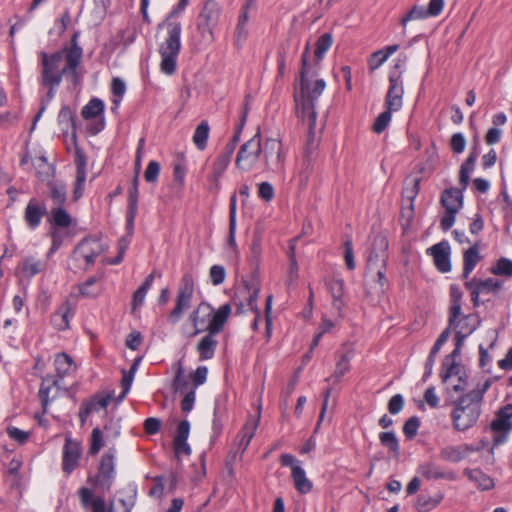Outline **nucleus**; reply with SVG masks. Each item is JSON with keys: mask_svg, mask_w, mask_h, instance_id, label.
Returning <instances> with one entry per match:
<instances>
[{"mask_svg": "<svg viewBox=\"0 0 512 512\" xmlns=\"http://www.w3.org/2000/svg\"><path fill=\"white\" fill-rule=\"evenodd\" d=\"M40 84L59 86L63 76L78 77L77 68L82 59V48L77 44V34L72 37V45L53 52H40Z\"/></svg>", "mask_w": 512, "mask_h": 512, "instance_id": "1", "label": "nucleus"}, {"mask_svg": "<svg viewBox=\"0 0 512 512\" xmlns=\"http://www.w3.org/2000/svg\"><path fill=\"white\" fill-rule=\"evenodd\" d=\"M158 53L160 55V70L171 76L177 70L178 56L181 51L182 24L178 19L165 18L157 27Z\"/></svg>", "mask_w": 512, "mask_h": 512, "instance_id": "2", "label": "nucleus"}, {"mask_svg": "<svg viewBox=\"0 0 512 512\" xmlns=\"http://www.w3.org/2000/svg\"><path fill=\"white\" fill-rule=\"evenodd\" d=\"M490 385V380H485L483 384L459 398L452 412L453 425L456 430L466 431L476 424L481 414L483 396Z\"/></svg>", "mask_w": 512, "mask_h": 512, "instance_id": "3", "label": "nucleus"}, {"mask_svg": "<svg viewBox=\"0 0 512 512\" xmlns=\"http://www.w3.org/2000/svg\"><path fill=\"white\" fill-rule=\"evenodd\" d=\"M326 87V83L323 79H317L315 81L312 91L300 90L299 93H295V111L299 119L308 123L309 133H312L315 125L317 113L315 111V101L322 94Z\"/></svg>", "mask_w": 512, "mask_h": 512, "instance_id": "4", "label": "nucleus"}, {"mask_svg": "<svg viewBox=\"0 0 512 512\" xmlns=\"http://www.w3.org/2000/svg\"><path fill=\"white\" fill-rule=\"evenodd\" d=\"M220 6L215 0H207L197 18L199 44L207 46L214 41L213 30L218 24Z\"/></svg>", "mask_w": 512, "mask_h": 512, "instance_id": "5", "label": "nucleus"}, {"mask_svg": "<svg viewBox=\"0 0 512 512\" xmlns=\"http://www.w3.org/2000/svg\"><path fill=\"white\" fill-rule=\"evenodd\" d=\"M226 312L227 319L229 318L232 307L230 304H224L217 310L207 302H201L197 307L190 313L188 320L192 324L194 330L189 334V337H194L202 332H209V327L220 312Z\"/></svg>", "mask_w": 512, "mask_h": 512, "instance_id": "6", "label": "nucleus"}, {"mask_svg": "<svg viewBox=\"0 0 512 512\" xmlns=\"http://www.w3.org/2000/svg\"><path fill=\"white\" fill-rule=\"evenodd\" d=\"M194 294V278L190 273H186L180 280L175 300V307L171 310L168 320L172 324H176L182 318L184 312L191 306Z\"/></svg>", "mask_w": 512, "mask_h": 512, "instance_id": "7", "label": "nucleus"}, {"mask_svg": "<svg viewBox=\"0 0 512 512\" xmlns=\"http://www.w3.org/2000/svg\"><path fill=\"white\" fill-rule=\"evenodd\" d=\"M261 141V134L260 131H258L240 147L235 160L236 167L239 170L248 172L255 168L262 156Z\"/></svg>", "mask_w": 512, "mask_h": 512, "instance_id": "8", "label": "nucleus"}, {"mask_svg": "<svg viewBox=\"0 0 512 512\" xmlns=\"http://www.w3.org/2000/svg\"><path fill=\"white\" fill-rule=\"evenodd\" d=\"M58 248L55 233H53V245L50 248L45 259H40L34 255L25 256L17 265L15 274L22 279H31L37 274L44 273L48 269V259Z\"/></svg>", "mask_w": 512, "mask_h": 512, "instance_id": "9", "label": "nucleus"}, {"mask_svg": "<svg viewBox=\"0 0 512 512\" xmlns=\"http://www.w3.org/2000/svg\"><path fill=\"white\" fill-rule=\"evenodd\" d=\"M226 312L227 311L220 312L216 315L209 327V332H207V334L199 341L197 345V352L199 353L200 359L208 360L213 358L217 347V340L214 336L223 330L227 322Z\"/></svg>", "mask_w": 512, "mask_h": 512, "instance_id": "10", "label": "nucleus"}, {"mask_svg": "<svg viewBox=\"0 0 512 512\" xmlns=\"http://www.w3.org/2000/svg\"><path fill=\"white\" fill-rule=\"evenodd\" d=\"M493 447L505 443L512 431V404L501 407L490 424Z\"/></svg>", "mask_w": 512, "mask_h": 512, "instance_id": "11", "label": "nucleus"}, {"mask_svg": "<svg viewBox=\"0 0 512 512\" xmlns=\"http://www.w3.org/2000/svg\"><path fill=\"white\" fill-rule=\"evenodd\" d=\"M402 64H395L389 74V88L385 97V108L399 111L403 106L404 85L402 80Z\"/></svg>", "mask_w": 512, "mask_h": 512, "instance_id": "12", "label": "nucleus"}, {"mask_svg": "<svg viewBox=\"0 0 512 512\" xmlns=\"http://www.w3.org/2000/svg\"><path fill=\"white\" fill-rule=\"evenodd\" d=\"M262 157L265 168L274 173L282 172L284 169L285 155L282 142L275 138H267L262 147Z\"/></svg>", "mask_w": 512, "mask_h": 512, "instance_id": "13", "label": "nucleus"}, {"mask_svg": "<svg viewBox=\"0 0 512 512\" xmlns=\"http://www.w3.org/2000/svg\"><path fill=\"white\" fill-rule=\"evenodd\" d=\"M115 458V448H109L101 457L98 472L95 476V486L103 492L110 490L115 479Z\"/></svg>", "mask_w": 512, "mask_h": 512, "instance_id": "14", "label": "nucleus"}, {"mask_svg": "<svg viewBox=\"0 0 512 512\" xmlns=\"http://www.w3.org/2000/svg\"><path fill=\"white\" fill-rule=\"evenodd\" d=\"M280 462L283 466L291 467V478L295 489L301 494H307L312 491L313 484L307 478L305 470L299 465V461L291 454H282Z\"/></svg>", "mask_w": 512, "mask_h": 512, "instance_id": "15", "label": "nucleus"}, {"mask_svg": "<svg viewBox=\"0 0 512 512\" xmlns=\"http://www.w3.org/2000/svg\"><path fill=\"white\" fill-rule=\"evenodd\" d=\"M310 54L309 43L306 45L301 56V70H300V90L303 92L312 91L315 81L313 79L318 75L319 63L315 58L313 63L308 62Z\"/></svg>", "mask_w": 512, "mask_h": 512, "instance_id": "16", "label": "nucleus"}, {"mask_svg": "<svg viewBox=\"0 0 512 512\" xmlns=\"http://www.w3.org/2000/svg\"><path fill=\"white\" fill-rule=\"evenodd\" d=\"M81 454L80 442L66 437L62 456V470L66 475H70L78 467Z\"/></svg>", "mask_w": 512, "mask_h": 512, "instance_id": "17", "label": "nucleus"}, {"mask_svg": "<svg viewBox=\"0 0 512 512\" xmlns=\"http://www.w3.org/2000/svg\"><path fill=\"white\" fill-rule=\"evenodd\" d=\"M387 249V238L383 235L375 236L367 259V269L382 268L386 266L388 260Z\"/></svg>", "mask_w": 512, "mask_h": 512, "instance_id": "18", "label": "nucleus"}, {"mask_svg": "<svg viewBox=\"0 0 512 512\" xmlns=\"http://www.w3.org/2000/svg\"><path fill=\"white\" fill-rule=\"evenodd\" d=\"M104 250V244L99 239L89 237L78 244L75 253L82 257L88 265H92Z\"/></svg>", "mask_w": 512, "mask_h": 512, "instance_id": "19", "label": "nucleus"}, {"mask_svg": "<svg viewBox=\"0 0 512 512\" xmlns=\"http://www.w3.org/2000/svg\"><path fill=\"white\" fill-rule=\"evenodd\" d=\"M427 252L433 256L434 264L440 272L447 273L451 270V249L447 241L444 240L433 245Z\"/></svg>", "mask_w": 512, "mask_h": 512, "instance_id": "20", "label": "nucleus"}, {"mask_svg": "<svg viewBox=\"0 0 512 512\" xmlns=\"http://www.w3.org/2000/svg\"><path fill=\"white\" fill-rule=\"evenodd\" d=\"M46 213V206L37 199L31 198L24 211V220L31 230H35Z\"/></svg>", "mask_w": 512, "mask_h": 512, "instance_id": "21", "label": "nucleus"}, {"mask_svg": "<svg viewBox=\"0 0 512 512\" xmlns=\"http://www.w3.org/2000/svg\"><path fill=\"white\" fill-rule=\"evenodd\" d=\"M465 287L471 292L474 305H478V298L480 294L495 291L500 287V284L493 278H488L485 280L474 278L470 281H467L465 283Z\"/></svg>", "mask_w": 512, "mask_h": 512, "instance_id": "22", "label": "nucleus"}, {"mask_svg": "<svg viewBox=\"0 0 512 512\" xmlns=\"http://www.w3.org/2000/svg\"><path fill=\"white\" fill-rule=\"evenodd\" d=\"M260 421V410L258 411V414L256 416L250 415L244 424L241 432L238 435L237 438V445L238 450L241 453H244L247 447L249 446L252 438L255 435V432L258 428Z\"/></svg>", "mask_w": 512, "mask_h": 512, "instance_id": "23", "label": "nucleus"}, {"mask_svg": "<svg viewBox=\"0 0 512 512\" xmlns=\"http://www.w3.org/2000/svg\"><path fill=\"white\" fill-rule=\"evenodd\" d=\"M417 472L428 480L446 479L449 481H454L456 479L454 472H446L440 465L432 461L419 465Z\"/></svg>", "mask_w": 512, "mask_h": 512, "instance_id": "24", "label": "nucleus"}, {"mask_svg": "<svg viewBox=\"0 0 512 512\" xmlns=\"http://www.w3.org/2000/svg\"><path fill=\"white\" fill-rule=\"evenodd\" d=\"M230 161L227 157L221 155L216 157L211 167V173L208 175L209 190L217 192L220 189V178L229 166Z\"/></svg>", "mask_w": 512, "mask_h": 512, "instance_id": "25", "label": "nucleus"}, {"mask_svg": "<svg viewBox=\"0 0 512 512\" xmlns=\"http://www.w3.org/2000/svg\"><path fill=\"white\" fill-rule=\"evenodd\" d=\"M462 190L456 188L445 189L441 196V204L448 212H459L463 206Z\"/></svg>", "mask_w": 512, "mask_h": 512, "instance_id": "26", "label": "nucleus"}, {"mask_svg": "<svg viewBox=\"0 0 512 512\" xmlns=\"http://www.w3.org/2000/svg\"><path fill=\"white\" fill-rule=\"evenodd\" d=\"M473 448L469 445L447 446L441 449L440 457L448 462L457 463L466 458Z\"/></svg>", "mask_w": 512, "mask_h": 512, "instance_id": "27", "label": "nucleus"}, {"mask_svg": "<svg viewBox=\"0 0 512 512\" xmlns=\"http://www.w3.org/2000/svg\"><path fill=\"white\" fill-rule=\"evenodd\" d=\"M58 122L62 127V130L68 133L71 129V141L76 144V130H75V117L74 113L68 106H63L58 114Z\"/></svg>", "mask_w": 512, "mask_h": 512, "instance_id": "28", "label": "nucleus"}, {"mask_svg": "<svg viewBox=\"0 0 512 512\" xmlns=\"http://www.w3.org/2000/svg\"><path fill=\"white\" fill-rule=\"evenodd\" d=\"M74 315L69 303H64L53 315L51 322L58 330H65L69 327V320Z\"/></svg>", "mask_w": 512, "mask_h": 512, "instance_id": "29", "label": "nucleus"}, {"mask_svg": "<svg viewBox=\"0 0 512 512\" xmlns=\"http://www.w3.org/2000/svg\"><path fill=\"white\" fill-rule=\"evenodd\" d=\"M399 49L398 45H390L371 54L368 60L370 71L378 69L387 59Z\"/></svg>", "mask_w": 512, "mask_h": 512, "instance_id": "30", "label": "nucleus"}, {"mask_svg": "<svg viewBox=\"0 0 512 512\" xmlns=\"http://www.w3.org/2000/svg\"><path fill=\"white\" fill-rule=\"evenodd\" d=\"M464 474L481 490H490L494 487L493 479L480 469H465Z\"/></svg>", "mask_w": 512, "mask_h": 512, "instance_id": "31", "label": "nucleus"}, {"mask_svg": "<svg viewBox=\"0 0 512 512\" xmlns=\"http://www.w3.org/2000/svg\"><path fill=\"white\" fill-rule=\"evenodd\" d=\"M48 188V197L51 200L53 207L65 206V203L67 201L66 186L60 182H50L48 184Z\"/></svg>", "mask_w": 512, "mask_h": 512, "instance_id": "32", "label": "nucleus"}, {"mask_svg": "<svg viewBox=\"0 0 512 512\" xmlns=\"http://www.w3.org/2000/svg\"><path fill=\"white\" fill-rule=\"evenodd\" d=\"M479 248L477 244H474L464 252L463 255V278L468 279L469 275L480 261Z\"/></svg>", "mask_w": 512, "mask_h": 512, "instance_id": "33", "label": "nucleus"}, {"mask_svg": "<svg viewBox=\"0 0 512 512\" xmlns=\"http://www.w3.org/2000/svg\"><path fill=\"white\" fill-rule=\"evenodd\" d=\"M462 369L456 361H451V358H444L442 362V369L440 377L442 382L446 383L452 376H457L458 381H463Z\"/></svg>", "mask_w": 512, "mask_h": 512, "instance_id": "34", "label": "nucleus"}, {"mask_svg": "<svg viewBox=\"0 0 512 512\" xmlns=\"http://www.w3.org/2000/svg\"><path fill=\"white\" fill-rule=\"evenodd\" d=\"M54 364L57 375L60 378H63L76 370V365L72 358L66 353L58 354L55 358Z\"/></svg>", "mask_w": 512, "mask_h": 512, "instance_id": "35", "label": "nucleus"}, {"mask_svg": "<svg viewBox=\"0 0 512 512\" xmlns=\"http://www.w3.org/2000/svg\"><path fill=\"white\" fill-rule=\"evenodd\" d=\"M327 285L333 297V307L340 313L343 307L344 282L341 279H333Z\"/></svg>", "mask_w": 512, "mask_h": 512, "instance_id": "36", "label": "nucleus"}, {"mask_svg": "<svg viewBox=\"0 0 512 512\" xmlns=\"http://www.w3.org/2000/svg\"><path fill=\"white\" fill-rule=\"evenodd\" d=\"M352 358V353L350 351L340 353L336 362V367L331 378L335 380V382H339L341 378L350 370V361Z\"/></svg>", "mask_w": 512, "mask_h": 512, "instance_id": "37", "label": "nucleus"}, {"mask_svg": "<svg viewBox=\"0 0 512 512\" xmlns=\"http://www.w3.org/2000/svg\"><path fill=\"white\" fill-rule=\"evenodd\" d=\"M104 112V103L98 98L91 99L81 111L82 117L86 120L102 116Z\"/></svg>", "mask_w": 512, "mask_h": 512, "instance_id": "38", "label": "nucleus"}, {"mask_svg": "<svg viewBox=\"0 0 512 512\" xmlns=\"http://www.w3.org/2000/svg\"><path fill=\"white\" fill-rule=\"evenodd\" d=\"M51 223L53 226L60 228H68L72 223V218L69 213L62 207L51 208Z\"/></svg>", "mask_w": 512, "mask_h": 512, "instance_id": "39", "label": "nucleus"}, {"mask_svg": "<svg viewBox=\"0 0 512 512\" xmlns=\"http://www.w3.org/2000/svg\"><path fill=\"white\" fill-rule=\"evenodd\" d=\"M209 131V124L205 120L201 121L194 131L193 143L201 151L204 150L207 146Z\"/></svg>", "mask_w": 512, "mask_h": 512, "instance_id": "40", "label": "nucleus"}, {"mask_svg": "<svg viewBox=\"0 0 512 512\" xmlns=\"http://www.w3.org/2000/svg\"><path fill=\"white\" fill-rule=\"evenodd\" d=\"M139 175L138 171L132 180L131 187L129 188L128 207L130 208V218L136 217L138 210V197H139Z\"/></svg>", "mask_w": 512, "mask_h": 512, "instance_id": "41", "label": "nucleus"}, {"mask_svg": "<svg viewBox=\"0 0 512 512\" xmlns=\"http://www.w3.org/2000/svg\"><path fill=\"white\" fill-rule=\"evenodd\" d=\"M380 443L386 447L395 457L400 454L398 439L393 431L381 432L379 434Z\"/></svg>", "mask_w": 512, "mask_h": 512, "instance_id": "42", "label": "nucleus"}, {"mask_svg": "<svg viewBox=\"0 0 512 512\" xmlns=\"http://www.w3.org/2000/svg\"><path fill=\"white\" fill-rule=\"evenodd\" d=\"M36 174L41 181H47L53 174L52 166L47 162L45 156H38L33 160Z\"/></svg>", "mask_w": 512, "mask_h": 512, "instance_id": "43", "label": "nucleus"}, {"mask_svg": "<svg viewBox=\"0 0 512 512\" xmlns=\"http://www.w3.org/2000/svg\"><path fill=\"white\" fill-rule=\"evenodd\" d=\"M442 496H426V495H420L417 498L415 508L418 512H429L441 502Z\"/></svg>", "mask_w": 512, "mask_h": 512, "instance_id": "44", "label": "nucleus"}, {"mask_svg": "<svg viewBox=\"0 0 512 512\" xmlns=\"http://www.w3.org/2000/svg\"><path fill=\"white\" fill-rule=\"evenodd\" d=\"M332 43V36L329 33H324L317 39L314 51V55L315 58L317 59V62H320L323 59L325 53L332 46Z\"/></svg>", "mask_w": 512, "mask_h": 512, "instance_id": "45", "label": "nucleus"}, {"mask_svg": "<svg viewBox=\"0 0 512 512\" xmlns=\"http://www.w3.org/2000/svg\"><path fill=\"white\" fill-rule=\"evenodd\" d=\"M367 276L377 282L379 286V292L383 293L388 285L386 278V266L382 268L367 269Z\"/></svg>", "mask_w": 512, "mask_h": 512, "instance_id": "46", "label": "nucleus"}, {"mask_svg": "<svg viewBox=\"0 0 512 512\" xmlns=\"http://www.w3.org/2000/svg\"><path fill=\"white\" fill-rule=\"evenodd\" d=\"M392 112H395V111L385 108V111L380 113L377 116V118L375 119V122L372 126V130L374 133L380 134L388 127V125L391 121V118H392Z\"/></svg>", "mask_w": 512, "mask_h": 512, "instance_id": "47", "label": "nucleus"}, {"mask_svg": "<svg viewBox=\"0 0 512 512\" xmlns=\"http://www.w3.org/2000/svg\"><path fill=\"white\" fill-rule=\"evenodd\" d=\"M426 18H429L426 8L423 6L415 5L401 19V25L405 28L409 21L421 20V19H426Z\"/></svg>", "mask_w": 512, "mask_h": 512, "instance_id": "48", "label": "nucleus"}, {"mask_svg": "<svg viewBox=\"0 0 512 512\" xmlns=\"http://www.w3.org/2000/svg\"><path fill=\"white\" fill-rule=\"evenodd\" d=\"M236 232V194H233L230 199L229 206V242L235 244Z\"/></svg>", "mask_w": 512, "mask_h": 512, "instance_id": "49", "label": "nucleus"}, {"mask_svg": "<svg viewBox=\"0 0 512 512\" xmlns=\"http://www.w3.org/2000/svg\"><path fill=\"white\" fill-rule=\"evenodd\" d=\"M58 381L53 378L43 379L40 390H39V398L41 399L42 405L44 409H46L49 402V392L52 386H57Z\"/></svg>", "mask_w": 512, "mask_h": 512, "instance_id": "50", "label": "nucleus"}, {"mask_svg": "<svg viewBox=\"0 0 512 512\" xmlns=\"http://www.w3.org/2000/svg\"><path fill=\"white\" fill-rule=\"evenodd\" d=\"M103 446V433L100 428L96 427L92 430L89 453L91 455H95L101 450Z\"/></svg>", "mask_w": 512, "mask_h": 512, "instance_id": "51", "label": "nucleus"}, {"mask_svg": "<svg viewBox=\"0 0 512 512\" xmlns=\"http://www.w3.org/2000/svg\"><path fill=\"white\" fill-rule=\"evenodd\" d=\"M97 282L98 278L96 276L88 278L79 286L80 294L86 297H96L99 293V290H96L93 287Z\"/></svg>", "mask_w": 512, "mask_h": 512, "instance_id": "52", "label": "nucleus"}, {"mask_svg": "<svg viewBox=\"0 0 512 512\" xmlns=\"http://www.w3.org/2000/svg\"><path fill=\"white\" fill-rule=\"evenodd\" d=\"M187 380L184 376V369L182 367L181 362L176 364V374L173 380L172 386L175 391H183L187 388Z\"/></svg>", "mask_w": 512, "mask_h": 512, "instance_id": "53", "label": "nucleus"}, {"mask_svg": "<svg viewBox=\"0 0 512 512\" xmlns=\"http://www.w3.org/2000/svg\"><path fill=\"white\" fill-rule=\"evenodd\" d=\"M75 146V165H76V174H86V165L87 160L85 153L81 148L78 147L77 143L73 144Z\"/></svg>", "mask_w": 512, "mask_h": 512, "instance_id": "54", "label": "nucleus"}, {"mask_svg": "<svg viewBox=\"0 0 512 512\" xmlns=\"http://www.w3.org/2000/svg\"><path fill=\"white\" fill-rule=\"evenodd\" d=\"M492 273L495 275L512 276V261L507 258L499 259L496 267L492 269Z\"/></svg>", "mask_w": 512, "mask_h": 512, "instance_id": "55", "label": "nucleus"}, {"mask_svg": "<svg viewBox=\"0 0 512 512\" xmlns=\"http://www.w3.org/2000/svg\"><path fill=\"white\" fill-rule=\"evenodd\" d=\"M209 276L213 285H220L224 282L226 277L225 268L221 265H213L210 268Z\"/></svg>", "mask_w": 512, "mask_h": 512, "instance_id": "56", "label": "nucleus"}, {"mask_svg": "<svg viewBox=\"0 0 512 512\" xmlns=\"http://www.w3.org/2000/svg\"><path fill=\"white\" fill-rule=\"evenodd\" d=\"M420 426V421L418 417H410L403 426V433L409 439H412L416 436L417 431Z\"/></svg>", "mask_w": 512, "mask_h": 512, "instance_id": "57", "label": "nucleus"}, {"mask_svg": "<svg viewBox=\"0 0 512 512\" xmlns=\"http://www.w3.org/2000/svg\"><path fill=\"white\" fill-rule=\"evenodd\" d=\"M245 294H248L247 298V305L248 307L258 314V307H257V299L260 292V289L256 286H254L252 289L249 286H245L244 290L242 291Z\"/></svg>", "mask_w": 512, "mask_h": 512, "instance_id": "58", "label": "nucleus"}, {"mask_svg": "<svg viewBox=\"0 0 512 512\" xmlns=\"http://www.w3.org/2000/svg\"><path fill=\"white\" fill-rule=\"evenodd\" d=\"M208 369L206 366H199L197 369L190 374V379L193 382L194 387H198L204 384L207 380Z\"/></svg>", "mask_w": 512, "mask_h": 512, "instance_id": "59", "label": "nucleus"}, {"mask_svg": "<svg viewBox=\"0 0 512 512\" xmlns=\"http://www.w3.org/2000/svg\"><path fill=\"white\" fill-rule=\"evenodd\" d=\"M160 172V165L156 161H150L144 172V177L147 182H156Z\"/></svg>", "mask_w": 512, "mask_h": 512, "instance_id": "60", "label": "nucleus"}, {"mask_svg": "<svg viewBox=\"0 0 512 512\" xmlns=\"http://www.w3.org/2000/svg\"><path fill=\"white\" fill-rule=\"evenodd\" d=\"M111 90H112L113 95L119 98V99L114 100V103L116 105H118L126 91V85H125L124 81L118 77L113 78L112 84H111Z\"/></svg>", "mask_w": 512, "mask_h": 512, "instance_id": "61", "label": "nucleus"}, {"mask_svg": "<svg viewBox=\"0 0 512 512\" xmlns=\"http://www.w3.org/2000/svg\"><path fill=\"white\" fill-rule=\"evenodd\" d=\"M258 196L266 202L271 201L274 198V188L272 184L269 182H261L258 185Z\"/></svg>", "mask_w": 512, "mask_h": 512, "instance_id": "62", "label": "nucleus"}, {"mask_svg": "<svg viewBox=\"0 0 512 512\" xmlns=\"http://www.w3.org/2000/svg\"><path fill=\"white\" fill-rule=\"evenodd\" d=\"M6 431L8 436L19 444H24L29 438L28 432L23 431L17 427L10 426Z\"/></svg>", "mask_w": 512, "mask_h": 512, "instance_id": "63", "label": "nucleus"}, {"mask_svg": "<svg viewBox=\"0 0 512 512\" xmlns=\"http://www.w3.org/2000/svg\"><path fill=\"white\" fill-rule=\"evenodd\" d=\"M451 149L454 153L460 154L464 151L466 146V140L462 133H455L451 137Z\"/></svg>", "mask_w": 512, "mask_h": 512, "instance_id": "64", "label": "nucleus"}]
</instances>
